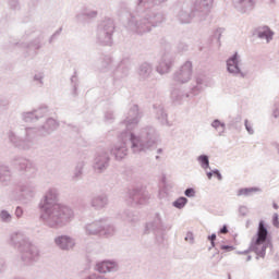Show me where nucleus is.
<instances>
[{
  "instance_id": "nucleus-1",
  "label": "nucleus",
  "mask_w": 279,
  "mask_h": 279,
  "mask_svg": "<svg viewBox=\"0 0 279 279\" xmlns=\"http://www.w3.org/2000/svg\"><path fill=\"white\" fill-rule=\"evenodd\" d=\"M269 235V231H267V227H265L264 221H259L258 230L256 238L253 239L251 243L252 252H255L257 256H265V252H267V236Z\"/></svg>"
},
{
  "instance_id": "nucleus-2",
  "label": "nucleus",
  "mask_w": 279,
  "mask_h": 279,
  "mask_svg": "<svg viewBox=\"0 0 279 279\" xmlns=\"http://www.w3.org/2000/svg\"><path fill=\"white\" fill-rule=\"evenodd\" d=\"M227 66L229 73H239L241 71L239 69V59L236 58V54L227 61Z\"/></svg>"
},
{
  "instance_id": "nucleus-3",
  "label": "nucleus",
  "mask_w": 279,
  "mask_h": 279,
  "mask_svg": "<svg viewBox=\"0 0 279 279\" xmlns=\"http://www.w3.org/2000/svg\"><path fill=\"white\" fill-rule=\"evenodd\" d=\"M114 267H117V265H114L112 262H102L97 265V270L99 274H108V271H112Z\"/></svg>"
},
{
  "instance_id": "nucleus-4",
  "label": "nucleus",
  "mask_w": 279,
  "mask_h": 279,
  "mask_svg": "<svg viewBox=\"0 0 279 279\" xmlns=\"http://www.w3.org/2000/svg\"><path fill=\"white\" fill-rule=\"evenodd\" d=\"M57 245H60L62 250H69L73 247V241L66 236H61L56 240Z\"/></svg>"
},
{
  "instance_id": "nucleus-5",
  "label": "nucleus",
  "mask_w": 279,
  "mask_h": 279,
  "mask_svg": "<svg viewBox=\"0 0 279 279\" xmlns=\"http://www.w3.org/2000/svg\"><path fill=\"white\" fill-rule=\"evenodd\" d=\"M259 38H266L268 41L274 38V32L269 29V27L265 26L262 29L258 31Z\"/></svg>"
},
{
  "instance_id": "nucleus-6",
  "label": "nucleus",
  "mask_w": 279,
  "mask_h": 279,
  "mask_svg": "<svg viewBox=\"0 0 279 279\" xmlns=\"http://www.w3.org/2000/svg\"><path fill=\"white\" fill-rule=\"evenodd\" d=\"M252 193H256V189H254V187H248V189L245 187V189L239 190L238 195L239 196L247 197V195H252Z\"/></svg>"
},
{
  "instance_id": "nucleus-7",
  "label": "nucleus",
  "mask_w": 279,
  "mask_h": 279,
  "mask_svg": "<svg viewBox=\"0 0 279 279\" xmlns=\"http://www.w3.org/2000/svg\"><path fill=\"white\" fill-rule=\"evenodd\" d=\"M186 202H187L186 197H180L173 203V206L175 208H184V206H186Z\"/></svg>"
},
{
  "instance_id": "nucleus-8",
  "label": "nucleus",
  "mask_w": 279,
  "mask_h": 279,
  "mask_svg": "<svg viewBox=\"0 0 279 279\" xmlns=\"http://www.w3.org/2000/svg\"><path fill=\"white\" fill-rule=\"evenodd\" d=\"M198 161L201 162L203 169H208L209 167V161L207 156H199Z\"/></svg>"
},
{
  "instance_id": "nucleus-9",
  "label": "nucleus",
  "mask_w": 279,
  "mask_h": 279,
  "mask_svg": "<svg viewBox=\"0 0 279 279\" xmlns=\"http://www.w3.org/2000/svg\"><path fill=\"white\" fill-rule=\"evenodd\" d=\"M64 210H66V208L60 207V205H53L52 207L53 215H60V213H64Z\"/></svg>"
},
{
  "instance_id": "nucleus-10",
  "label": "nucleus",
  "mask_w": 279,
  "mask_h": 279,
  "mask_svg": "<svg viewBox=\"0 0 279 279\" xmlns=\"http://www.w3.org/2000/svg\"><path fill=\"white\" fill-rule=\"evenodd\" d=\"M272 226H275V228H279L278 214H275V215L272 216Z\"/></svg>"
},
{
  "instance_id": "nucleus-11",
  "label": "nucleus",
  "mask_w": 279,
  "mask_h": 279,
  "mask_svg": "<svg viewBox=\"0 0 279 279\" xmlns=\"http://www.w3.org/2000/svg\"><path fill=\"white\" fill-rule=\"evenodd\" d=\"M208 240L211 241V246L215 247V241H217V234H211L208 236Z\"/></svg>"
},
{
  "instance_id": "nucleus-12",
  "label": "nucleus",
  "mask_w": 279,
  "mask_h": 279,
  "mask_svg": "<svg viewBox=\"0 0 279 279\" xmlns=\"http://www.w3.org/2000/svg\"><path fill=\"white\" fill-rule=\"evenodd\" d=\"M185 195L186 197H193V195H195V191L193 189H187L185 191Z\"/></svg>"
},
{
  "instance_id": "nucleus-13",
  "label": "nucleus",
  "mask_w": 279,
  "mask_h": 279,
  "mask_svg": "<svg viewBox=\"0 0 279 279\" xmlns=\"http://www.w3.org/2000/svg\"><path fill=\"white\" fill-rule=\"evenodd\" d=\"M1 219H3L4 221H8V219H10V214H8V211H2Z\"/></svg>"
},
{
  "instance_id": "nucleus-14",
  "label": "nucleus",
  "mask_w": 279,
  "mask_h": 279,
  "mask_svg": "<svg viewBox=\"0 0 279 279\" xmlns=\"http://www.w3.org/2000/svg\"><path fill=\"white\" fill-rule=\"evenodd\" d=\"M220 250H227V252H232V250H234V246L222 245L220 246Z\"/></svg>"
},
{
  "instance_id": "nucleus-15",
  "label": "nucleus",
  "mask_w": 279,
  "mask_h": 279,
  "mask_svg": "<svg viewBox=\"0 0 279 279\" xmlns=\"http://www.w3.org/2000/svg\"><path fill=\"white\" fill-rule=\"evenodd\" d=\"M245 128H246L248 134H254V130L252 129V126H250V124H247V122H245Z\"/></svg>"
},
{
  "instance_id": "nucleus-16",
  "label": "nucleus",
  "mask_w": 279,
  "mask_h": 279,
  "mask_svg": "<svg viewBox=\"0 0 279 279\" xmlns=\"http://www.w3.org/2000/svg\"><path fill=\"white\" fill-rule=\"evenodd\" d=\"M220 234H228V227L223 226V228L220 229Z\"/></svg>"
},
{
  "instance_id": "nucleus-17",
  "label": "nucleus",
  "mask_w": 279,
  "mask_h": 279,
  "mask_svg": "<svg viewBox=\"0 0 279 279\" xmlns=\"http://www.w3.org/2000/svg\"><path fill=\"white\" fill-rule=\"evenodd\" d=\"M211 125L213 128H219V125H221V122H219V120H215Z\"/></svg>"
},
{
  "instance_id": "nucleus-18",
  "label": "nucleus",
  "mask_w": 279,
  "mask_h": 279,
  "mask_svg": "<svg viewBox=\"0 0 279 279\" xmlns=\"http://www.w3.org/2000/svg\"><path fill=\"white\" fill-rule=\"evenodd\" d=\"M15 215H17V217H21V215H23V209L17 207L15 210Z\"/></svg>"
},
{
  "instance_id": "nucleus-19",
  "label": "nucleus",
  "mask_w": 279,
  "mask_h": 279,
  "mask_svg": "<svg viewBox=\"0 0 279 279\" xmlns=\"http://www.w3.org/2000/svg\"><path fill=\"white\" fill-rule=\"evenodd\" d=\"M131 141H132V143H133V147H136V136H134V135H131Z\"/></svg>"
},
{
  "instance_id": "nucleus-20",
  "label": "nucleus",
  "mask_w": 279,
  "mask_h": 279,
  "mask_svg": "<svg viewBox=\"0 0 279 279\" xmlns=\"http://www.w3.org/2000/svg\"><path fill=\"white\" fill-rule=\"evenodd\" d=\"M214 257L216 258V263H219V260H221V256L219 255V253H216Z\"/></svg>"
},
{
  "instance_id": "nucleus-21",
  "label": "nucleus",
  "mask_w": 279,
  "mask_h": 279,
  "mask_svg": "<svg viewBox=\"0 0 279 279\" xmlns=\"http://www.w3.org/2000/svg\"><path fill=\"white\" fill-rule=\"evenodd\" d=\"M214 175H215V171L208 172V173H207L208 180H213V177H214Z\"/></svg>"
},
{
  "instance_id": "nucleus-22",
  "label": "nucleus",
  "mask_w": 279,
  "mask_h": 279,
  "mask_svg": "<svg viewBox=\"0 0 279 279\" xmlns=\"http://www.w3.org/2000/svg\"><path fill=\"white\" fill-rule=\"evenodd\" d=\"M214 175L217 177L218 180H221V173H219V171H214Z\"/></svg>"
},
{
  "instance_id": "nucleus-23",
  "label": "nucleus",
  "mask_w": 279,
  "mask_h": 279,
  "mask_svg": "<svg viewBox=\"0 0 279 279\" xmlns=\"http://www.w3.org/2000/svg\"><path fill=\"white\" fill-rule=\"evenodd\" d=\"M274 208H275L276 210H278V205L275 204V205H274Z\"/></svg>"
},
{
  "instance_id": "nucleus-24",
  "label": "nucleus",
  "mask_w": 279,
  "mask_h": 279,
  "mask_svg": "<svg viewBox=\"0 0 279 279\" xmlns=\"http://www.w3.org/2000/svg\"><path fill=\"white\" fill-rule=\"evenodd\" d=\"M185 241H189V236L185 238Z\"/></svg>"
}]
</instances>
